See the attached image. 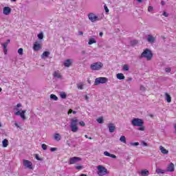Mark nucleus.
Masks as SVG:
<instances>
[{
	"label": "nucleus",
	"instance_id": "1",
	"mask_svg": "<svg viewBox=\"0 0 176 176\" xmlns=\"http://www.w3.org/2000/svg\"><path fill=\"white\" fill-rule=\"evenodd\" d=\"M132 125L135 127H139V131H145V126H144V120L141 118H133L131 121Z\"/></svg>",
	"mask_w": 176,
	"mask_h": 176
},
{
	"label": "nucleus",
	"instance_id": "2",
	"mask_svg": "<svg viewBox=\"0 0 176 176\" xmlns=\"http://www.w3.org/2000/svg\"><path fill=\"white\" fill-rule=\"evenodd\" d=\"M22 105L21 103H18L16 107L14 109V111H17L14 113L15 116H21L22 120H25L27 118H25V113L27 110H19V108H21Z\"/></svg>",
	"mask_w": 176,
	"mask_h": 176
},
{
	"label": "nucleus",
	"instance_id": "3",
	"mask_svg": "<svg viewBox=\"0 0 176 176\" xmlns=\"http://www.w3.org/2000/svg\"><path fill=\"white\" fill-rule=\"evenodd\" d=\"M140 57L142 58H146L147 61H151L153 57V54L151 50L146 48L144 51L142 53Z\"/></svg>",
	"mask_w": 176,
	"mask_h": 176
},
{
	"label": "nucleus",
	"instance_id": "4",
	"mask_svg": "<svg viewBox=\"0 0 176 176\" xmlns=\"http://www.w3.org/2000/svg\"><path fill=\"white\" fill-rule=\"evenodd\" d=\"M78 118H74L71 120V124H70V129L72 131V133H76L79 130V128L78 127Z\"/></svg>",
	"mask_w": 176,
	"mask_h": 176
},
{
	"label": "nucleus",
	"instance_id": "5",
	"mask_svg": "<svg viewBox=\"0 0 176 176\" xmlns=\"http://www.w3.org/2000/svg\"><path fill=\"white\" fill-rule=\"evenodd\" d=\"M104 67L101 62L94 63L91 65L90 68L92 71H100Z\"/></svg>",
	"mask_w": 176,
	"mask_h": 176
},
{
	"label": "nucleus",
	"instance_id": "6",
	"mask_svg": "<svg viewBox=\"0 0 176 176\" xmlns=\"http://www.w3.org/2000/svg\"><path fill=\"white\" fill-rule=\"evenodd\" d=\"M107 174H108V170L107 169V168L99 165L98 166V175L99 176H103V175H107Z\"/></svg>",
	"mask_w": 176,
	"mask_h": 176
},
{
	"label": "nucleus",
	"instance_id": "7",
	"mask_svg": "<svg viewBox=\"0 0 176 176\" xmlns=\"http://www.w3.org/2000/svg\"><path fill=\"white\" fill-rule=\"evenodd\" d=\"M107 82H108V78L106 77H99L96 78L94 85L97 86L100 85V83H107Z\"/></svg>",
	"mask_w": 176,
	"mask_h": 176
},
{
	"label": "nucleus",
	"instance_id": "8",
	"mask_svg": "<svg viewBox=\"0 0 176 176\" xmlns=\"http://www.w3.org/2000/svg\"><path fill=\"white\" fill-rule=\"evenodd\" d=\"M23 164L25 168L29 170H34V166H32V162L30 160H23Z\"/></svg>",
	"mask_w": 176,
	"mask_h": 176
},
{
	"label": "nucleus",
	"instance_id": "9",
	"mask_svg": "<svg viewBox=\"0 0 176 176\" xmlns=\"http://www.w3.org/2000/svg\"><path fill=\"white\" fill-rule=\"evenodd\" d=\"M88 19L91 21V23H94L96 21H98L100 19H98V16H97L94 13H89L88 14Z\"/></svg>",
	"mask_w": 176,
	"mask_h": 176
},
{
	"label": "nucleus",
	"instance_id": "10",
	"mask_svg": "<svg viewBox=\"0 0 176 176\" xmlns=\"http://www.w3.org/2000/svg\"><path fill=\"white\" fill-rule=\"evenodd\" d=\"M82 158L79 157H70L69 160V164H75V163H78V162H80Z\"/></svg>",
	"mask_w": 176,
	"mask_h": 176
},
{
	"label": "nucleus",
	"instance_id": "11",
	"mask_svg": "<svg viewBox=\"0 0 176 176\" xmlns=\"http://www.w3.org/2000/svg\"><path fill=\"white\" fill-rule=\"evenodd\" d=\"M12 13V8L10 7H4L3 8V14H5V16H9Z\"/></svg>",
	"mask_w": 176,
	"mask_h": 176
},
{
	"label": "nucleus",
	"instance_id": "12",
	"mask_svg": "<svg viewBox=\"0 0 176 176\" xmlns=\"http://www.w3.org/2000/svg\"><path fill=\"white\" fill-rule=\"evenodd\" d=\"M33 49L34 52H38V50H41V49H42V45H41V43H39V42L36 41L34 44Z\"/></svg>",
	"mask_w": 176,
	"mask_h": 176
},
{
	"label": "nucleus",
	"instance_id": "13",
	"mask_svg": "<svg viewBox=\"0 0 176 176\" xmlns=\"http://www.w3.org/2000/svg\"><path fill=\"white\" fill-rule=\"evenodd\" d=\"M175 167L174 166L173 163H170L169 165H168L167 169L166 171H169L170 173H173L174 171Z\"/></svg>",
	"mask_w": 176,
	"mask_h": 176
},
{
	"label": "nucleus",
	"instance_id": "14",
	"mask_svg": "<svg viewBox=\"0 0 176 176\" xmlns=\"http://www.w3.org/2000/svg\"><path fill=\"white\" fill-rule=\"evenodd\" d=\"M160 151L163 155H168V150L166 149L163 146H160Z\"/></svg>",
	"mask_w": 176,
	"mask_h": 176
},
{
	"label": "nucleus",
	"instance_id": "15",
	"mask_svg": "<svg viewBox=\"0 0 176 176\" xmlns=\"http://www.w3.org/2000/svg\"><path fill=\"white\" fill-rule=\"evenodd\" d=\"M147 41L150 43H153L155 42V41H156V38L155 37H153L152 35L148 34V38H147Z\"/></svg>",
	"mask_w": 176,
	"mask_h": 176
},
{
	"label": "nucleus",
	"instance_id": "16",
	"mask_svg": "<svg viewBox=\"0 0 176 176\" xmlns=\"http://www.w3.org/2000/svg\"><path fill=\"white\" fill-rule=\"evenodd\" d=\"M140 174L142 176H148V175H149V170H148V169L142 170L140 171Z\"/></svg>",
	"mask_w": 176,
	"mask_h": 176
},
{
	"label": "nucleus",
	"instance_id": "17",
	"mask_svg": "<svg viewBox=\"0 0 176 176\" xmlns=\"http://www.w3.org/2000/svg\"><path fill=\"white\" fill-rule=\"evenodd\" d=\"M108 127H109V130L111 133H113V131H115V125L112 123H110L108 124Z\"/></svg>",
	"mask_w": 176,
	"mask_h": 176
},
{
	"label": "nucleus",
	"instance_id": "18",
	"mask_svg": "<svg viewBox=\"0 0 176 176\" xmlns=\"http://www.w3.org/2000/svg\"><path fill=\"white\" fill-rule=\"evenodd\" d=\"M104 156H108L109 157H112V159H116V155H115L113 154H111V153H108V151H104Z\"/></svg>",
	"mask_w": 176,
	"mask_h": 176
},
{
	"label": "nucleus",
	"instance_id": "19",
	"mask_svg": "<svg viewBox=\"0 0 176 176\" xmlns=\"http://www.w3.org/2000/svg\"><path fill=\"white\" fill-rule=\"evenodd\" d=\"M53 75L54 78H58V79H61V74L60 73L59 71L54 72Z\"/></svg>",
	"mask_w": 176,
	"mask_h": 176
},
{
	"label": "nucleus",
	"instance_id": "20",
	"mask_svg": "<svg viewBox=\"0 0 176 176\" xmlns=\"http://www.w3.org/2000/svg\"><path fill=\"white\" fill-rule=\"evenodd\" d=\"M126 77H124V75L122 73H118L117 74V78L119 79V80H123L125 79Z\"/></svg>",
	"mask_w": 176,
	"mask_h": 176
},
{
	"label": "nucleus",
	"instance_id": "21",
	"mask_svg": "<svg viewBox=\"0 0 176 176\" xmlns=\"http://www.w3.org/2000/svg\"><path fill=\"white\" fill-rule=\"evenodd\" d=\"M3 144V148H8V145H9V141H8V139H4L2 142Z\"/></svg>",
	"mask_w": 176,
	"mask_h": 176
},
{
	"label": "nucleus",
	"instance_id": "22",
	"mask_svg": "<svg viewBox=\"0 0 176 176\" xmlns=\"http://www.w3.org/2000/svg\"><path fill=\"white\" fill-rule=\"evenodd\" d=\"M71 64H72V62H71V60L70 59H67L65 61L64 63V65L65 67H71Z\"/></svg>",
	"mask_w": 176,
	"mask_h": 176
},
{
	"label": "nucleus",
	"instance_id": "23",
	"mask_svg": "<svg viewBox=\"0 0 176 176\" xmlns=\"http://www.w3.org/2000/svg\"><path fill=\"white\" fill-rule=\"evenodd\" d=\"M54 138L56 141H60L61 140V135L59 133H55Z\"/></svg>",
	"mask_w": 176,
	"mask_h": 176
},
{
	"label": "nucleus",
	"instance_id": "24",
	"mask_svg": "<svg viewBox=\"0 0 176 176\" xmlns=\"http://www.w3.org/2000/svg\"><path fill=\"white\" fill-rule=\"evenodd\" d=\"M93 43H97V41H96V39L94 38H89L88 44L93 45Z\"/></svg>",
	"mask_w": 176,
	"mask_h": 176
},
{
	"label": "nucleus",
	"instance_id": "25",
	"mask_svg": "<svg viewBox=\"0 0 176 176\" xmlns=\"http://www.w3.org/2000/svg\"><path fill=\"white\" fill-rule=\"evenodd\" d=\"M166 171V170H162V169H160V168H157V169H156L155 173H157V174H164V173Z\"/></svg>",
	"mask_w": 176,
	"mask_h": 176
},
{
	"label": "nucleus",
	"instance_id": "26",
	"mask_svg": "<svg viewBox=\"0 0 176 176\" xmlns=\"http://www.w3.org/2000/svg\"><path fill=\"white\" fill-rule=\"evenodd\" d=\"M167 102H171V96L168 93H165Z\"/></svg>",
	"mask_w": 176,
	"mask_h": 176
},
{
	"label": "nucleus",
	"instance_id": "27",
	"mask_svg": "<svg viewBox=\"0 0 176 176\" xmlns=\"http://www.w3.org/2000/svg\"><path fill=\"white\" fill-rule=\"evenodd\" d=\"M50 55V52L45 51L43 53V54L41 55V57H49V56Z\"/></svg>",
	"mask_w": 176,
	"mask_h": 176
},
{
	"label": "nucleus",
	"instance_id": "28",
	"mask_svg": "<svg viewBox=\"0 0 176 176\" xmlns=\"http://www.w3.org/2000/svg\"><path fill=\"white\" fill-rule=\"evenodd\" d=\"M50 98L54 100V101H57V100H58V98L54 94H51Z\"/></svg>",
	"mask_w": 176,
	"mask_h": 176
},
{
	"label": "nucleus",
	"instance_id": "29",
	"mask_svg": "<svg viewBox=\"0 0 176 176\" xmlns=\"http://www.w3.org/2000/svg\"><path fill=\"white\" fill-rule=\"evenodd\" d=\"M120 141L123 142V144H126V136L122 135L120 138Z\"/></svg>",
	"mask_w": 176,
	"mask_h": 176
},
{
	"label": "nucleus",
	"instance_id": "30",
	"mask_svg": "<svg viewBox=\"0 0 176 176\" xmlns=\"http://www.w3.org/2000/svg\"><path fill=\"white\" fill-rule=\"evenodd\" d=\"M130 145H131V146H138V145H140V142H131Z\"/></svg>",
	"mask_w": 176,
	"mask_h": 176
},
{
	"label": "nucleus",
	"instance_id": "31",
	"mask_svg": "<svg viewBox=\"0 0 176 176\" xmlns=\"http://www.w3.org/2000/svg\"><path fill=\"white\" fill-rule=\"evenodd\" d=\"M77 87L79 90H83V84L82 83L77 84Z\"/></svg>",
	"mask_w": 176,
	"mask_h": 176
},
{
	"label": "nucleus",
	"instance_id": "32",
	"mask_svg": "<svg viewBox=\"0 0 176 176\" xmlns=\"http://www.w3.org/2000/svg\"><path fill=\"white\" fill-rule=\"evenodd\" d=\"M60 96L63 99L67 98V94H65V92L60 93Z\"/></svg>",
	"mask_w": 176,
	"mask_h": 176
},
{
	"label": "nucleus",
	"instance_id": "33",
	"mask_svg": "<svg viewBox=\"0 0 176 176\" xmlns=\"http://www.w3.org/2000/svg\"><path fill=\"white\" fill-rule=\"evenodd\" d=\"M123 71H129V65H124L122 67Z\"/></svg>",
	"mask_w": 176,
	"mask_h": 176
},
{
	"label": "nucleus",
	"instance_id": "34",
	"mask_svg": "<svg viewBox=\"0 0 176 176\" xmlns=\"http://www.w3.org/2000/svg\"><path fill=\"white\" fill-rule=\"evenodd\" d=\"M97 122L98 123H102L104 122V119L102 118V117H100L97 119Z\"/></svg>",
	"mask_w": 176,
	"mask_h": 176
},
{
	"label": "nucleus",
	"instance_id": "35",
	"mask_svg": "<svg viewBox=\"0 0 176 176\" xmlns=\"http://www.w3.org/2000/svg\"><path fill=\"white\" fill-rule=\"evenodd\" d=\"M23 48H19V49L18 50V53H19V54L20 56H23Z\"/></svg>",
	"mask_w": 176,
	"mask_h": 176
},
{
	"label": "nucleus",
	"instance_id": "36",
	"mask_svg": "<svg viewBox=\"0 0 176 176\" xmlns=\"http://www.w3.org/2000/svg\"><path fill=\"white\" fill-rule=\"evenodd\" d=\"M41 148L43 151H46L47 149V146L45 144H41Z\"/></svg>",
	"mask_w": 176,
	"mask_h": 176
},
{
	"label": "nucleus",
	"instance_id": "37",
	"mask_svg": "<svg viewBox=\"0 0 176 176\" xmlns=\"http://www.w3.org/2000/svg\"><path fill=\"white\" fill-rule=\"evenodd\" d=\"M38 39H43V33H40L37 35Z\"/></svg>",
	"mask_w": 176,
	"mask_h": 176
},
{
	"label": "nucleus",
	"instance_id": "38",
	"mask_svg": "<svg viewBox=\"0 0 176 176\" xmlns=\"http://www.w3.org/2000/svg\"><path fill=\"white\" fill-rule=\"evenodd\" d=\"M140 90H141V91H146V88L145 87H144V85H140Z\"/></svg>",
	"mask_w": 176,
	"mask_h": 176
},
{
	"label": "nucleus",
	"instance_id": "39",
	"mask_svg": "<svg viewBox=\"0 0 176 176\" xmlns=\"http://www.w3.org/2000/svg\"><path fill=\"white\" fill-rule=\"evenodd\" d=\"M80 126H82V127H85L86 126V124L83 121H80L79 122Z\"/></svg>",
	"mask_w": 176,
	"mask_h": 176
},
{
	"label": "nucleus",
	"instance_id": "40",
	"mask_svg": "<svg viewBox=\"0 0 176 176\" xmlns=\"http://www.w3.org/2000/svg\"><path fill=\"white\" fill-rule=\"evenodd\" d=\"M104 10H105L106 13H109V9H108V7L107 6V5H104Z\"/></svg>",
	"mask_w": 176,
	"mask_h": 176
},
{
	"label": "nucleus",
	"instance_id": "41",
	"mask_svg": "<svg viewBox=\"0 0 176 176\" xmlns=\"http://www.w3.org/2000/svg\"><path fill=\"white\" fill-rule=\"evenodd\" d=\"M148 12H153V6H148Z\"/></svg>",
	"mask_w": 176,
	"mask_h": 176
},
{
	"label": "nucleus",
	"instance_id": "42",
	"mask_svg": "<svg viewBox=\"0 0 176 176\" xmlns=\"http://www.w3.org/2000/svg\"><path fill=\"white\" fill-rule=\"evenodd\" d=\"M50 151H51V152H55V151H57V148L52 147V148H50Z\"/></svg>",
	"mask_w": 176,
	"mask_h": 176
},
{
	"label": "nucleus",
	"instance_id": "43",
	"mask_svg": "<svg viewBox=\"0 0 176 176\" xmlns=\"http://www.w3.org/2000/svg\"><path fill=\"white\" fill-rule=\"evenodd\" d=\"M82 166H76V170H82Z\"/></svg>",
	"mask_w": 176,
	"mask_h": 176
},
{
	"label": "nucleus",
	"instance_id": "44",
	"mask_svg": "<svg viewBox=\"0 0 176 176\" xmlns=\"http://www.w3.org/2000/svg\"><path fill=\"white\" fill-rule=\"evenodd\" d=\"M166 72H171V69L170 67L165 69Z\"/></svg>",
	"mask_w": 176,
	"mask_h": 176
},
{
	"label": "nucleus",
	"instance_id": "45",
	"mask_svg": "<svg viewBox=\"0 0 176 176\" xmlns=\"http://www.w3.org/2000/svg\"><path fill=\"white\" fill-rule=\"evenodd\" d=\"M142 144L143 145V146H148V144L145 142H142Z\"/></svg>",
	"mask_w": 176,
	"mask_h": 176
},
{
	"label": "nucleus",
	"instance_id": "46",
	"mask_svg": "<svg viewBox=\"0 0 176 176\" xmlns=\"http://www.w3.org/2000/svg\"><path fill=\"white\" fill-rule=\"evenodd\" d=\"M163 16H164L165 17H168V14H167V12H164Z\"/></svg>",
	"mask_w": 176,
	"mask_h": 176
},
{
	"label": "nucleus",
	"instance_id": "47",
	"mask_svg": "<svg viewBox=\"0 0 176 176\" xmlns=\"http://www.w3.org/2000/svg\"><path fill=\"white\" fill-rule=\"evenodd\" d=\"M1 45H2L3 47H8V44L6 43H2Z\"/></svg>",
	"mask_w": 176,
	"mask_h": 176
},
{
	"label": "nucleus",
	"instance_id": "48",
	"mask_svg": "<svg viewBox=\"0 0 176 176\" xmlns=\"http://www.w3.org/2000/svg\"><path fill=\"white\" fill-rule=\"evenodd\" d=\"M1 45H2L3 47H8V44L6 43H2Z\"/></svg>",
	"mask_w": 176,
	"mask_h": 176
},
{
	"label": "nucleus",
	"instance_id": "49",
	"mask_svg": "<svg viewBox=\"0 0 176 176\" xmlns=\"http://www.w3.org/2000/svg\"><path fill=\"white\" fill-rule=\"evenodd\" d=\"M72 112H74V110L70 109L68 111V115H69V113H72Z\"/></svg>",
	"mask_w": 176,
	"mask_h": 176
},
{
	"label": "nucleus",
	"instance_id": "50",
	"mask_svg": "<svg viewBox=\"0 0 176 176\" xmlns=\"http://www.w3.org/2000/svg\"><path fill=\"white\" fill-rule=\"evenodd\" d=\"M3 50H4V54L6 56V54H8V49Z\"/></svg>",
	"mask_w": 176,
	"mask_h": 176
},
{
	"label": "nucleus",
	"instance_id": "51",
	"mask_svg": "<svg viewBox=\"0 0 176 176\" xmlns=\"http://www.w3.org/2000/svg\"><path fill=\"white\" fill-rule=\"evenodd\" d=\"M6 43H7L8 45H9V43H10V39H8L6 42Z\"/></svg>",
	"mask_w": 176,
	"mask_h": 176
},
{
	"label": "nucleus",
	"instance_id": "52",
	"mask_svg": "<svg viewBox=\"0 0 176 176\" xmlns=\"http://www.w3.org/2000/svg\"><path fill=\"white\" fill-rule=\"evenodd\" d=\"M14 125L16 126V127H18V128L20 127V126H19V124H17V122H15Z\"/></svg>",
	"mask_w": 176,
	"mask_h": 176
},
{
	"label": "nucleus",
	"instance_id": "53",
	"mask_svg": "<svg viewBox=\"0 0 176 176\" xmlns=\"http://www.w3.org/2000/svg\"><path fill=\"white\" fill-rule=\"evenodd\" d=\"M78 35H83V32H78Z\"/></svg>",
	"mask_w": 176,
	"mask_h": 176
},
{
	"label": "nucleus",
	"instance_id": "54",
	"mask_svg": "<svg viewBox=\"0 0 176 176\" xmlns=\"http://www.w3.org/2000/svg\"><path fill=\"white\" fill-rule=\"evenodd\" d=\"M80 176H87V175L82 173Z\"/></svg>",
	"mask_w": 176,
	"mask_h": 176
},
{
	"label": "nucleus",
	"instance_id": "55",
	"mask_svg": "<svg viewBox=\"0 0 176 176\" xmlns=\"http://www.w3.org/2000/svg\"><path fill=\"white\" fill-rule=\"evenodd\" d=\"M99 35H100V36H102L103 33H102V32H100V33H99Z\"/></svg>",
	"mask_w": 176,
	"mask_h": 176
},
{
	"label": "nucleus",
	"instance_id": "56",
	"mask_svg": "<svg viewBox=\"0 0 176 176\" xmlns=\"http://www.w3.org/2000/svg\"><path fill=\"white\" fill-rule=\"evenodd\" d=\"M85 100H89V96H85Z\"/></svg>",
	"mask_w": 176,
	"mask_h": 176
},
{
	"label": "nucleus",
	"instance_id": "57",
	"mask_svg": "<svg viewBox=\"0 0 176 176\" xmlns=\"http://www.w3.org/2000/svg\"><path fill=\"white\" fill-rule=\"evenodd\" d=\"M3 50H7L8 48H7V47H3Z\"/></svg>",
	"mask_w": 176,
	"mask_h": 176
},
{
	"label": "nucleus",
	"instance_id": "58",
	"mask_svg": "<svg viewBox=\"0 0 176 176\" xmlns=\"http://www.w3.org/2000/svg\"><path fill=\"white\" fill-rule=\"evenodd\" d=\"M85 138H89V136H87V135H85Z\"/></svg>",
	"mask_w": 176,
	"mask_h": 176
},
{
	"label": "nucleus",
	"instance_id": "59",
	"mask_svg": "<svg viewBox=\"0 0 176 176\" xmlns=\"http://www.w3.org/2000/svg\"><path fill=\"white\" fill-rule=\"evenodd\" d=\"M162 5H164V1L161 2Z\"/></svg>",
	"mask_w": 176,
	"mask_h": 176
},
{
	"label": "nucleus",
	"instance_id": "60",
	"mask_svg": "<svg viewBox=\"0 0 176 176\" xmlns=\"http://www.w3.org/2000/svg\"><path fill=\"white\" fill-rule=\"evenodd\" d=\"M135 43H138V41H133Z\"/></svg>",
	"mask_w": 176,
	"mask_h": 176
},
{
	"label": "nucleus",
	"instance_id": "61",
	"mask_svg": "<svg viewBox=\"0 0 176 176\" xmlns=\"http://www.w3.org/2000/svg\"><path fill=\"white\" fill-rule=\"evenodd\" d=\"M12 1V2H16V1H17V0H11Z\"/></svg>",
	"mask_w": 176,
	"mask_h": 176
},
{
	"label": "nucleus",
	"instance_id": "62",
	"mask_svg": "<svg viewBox=\"0 0 176 176\" xmlns=\"http://www.w3.org/2000/svg\"><path fill=\"white\" fill-rule=\"evenodd\" d=\"M1 91H2V88L0 87V93H1Z\"/></svg>",
	"mask_w": 176,
	"mask_h": 176
},
{
	"label": "nucleus",
	"instance_id": "63",
	"mask_svg": "<svg viewBox=\"0 0 176 176\" xmlns=\"http://www.w3.org/2000/svg\"><path fill=\"white\" fill-rule=\"evenodd\" d=\"M89 140H91V137L88 138Z\"/></svg>",
	"mask_w": 176,
	"mask_h": 176
},
{
	"label": "nucleus",
	"instance_id": "64",
	"mask_svg": "<svg viewBox=\"0 0 176 176\" xmlns=\"http://www.w3.org/2000/svg\"><path fill=\"white\" fill-rule=\"evenodd\" d=\"M72 113H76V111H73Z\"/></svg>",
	"mask_w": 176,
	"mask_h": 176
}]
</instances>
